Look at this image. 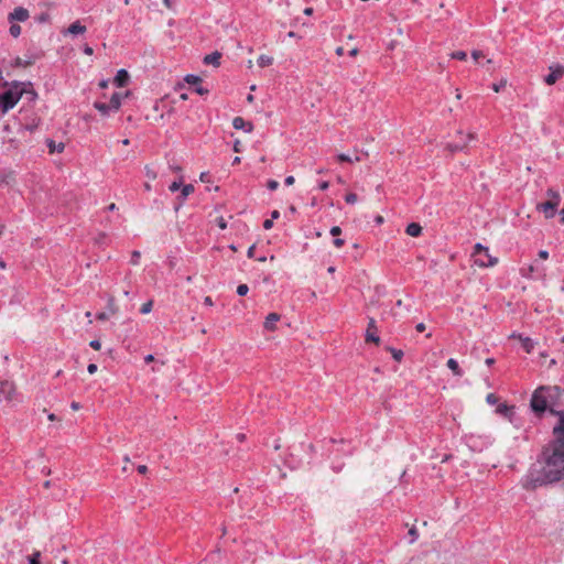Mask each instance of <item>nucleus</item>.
Returning a JSON list of instances; mask_svg holds the SVG:
<instances>
[{
    "label": "nucleus",
    "mask_w": 564,
    "mask_h": 564,
    "mask_svg": "<svg viewBox=\"0 0 564 564\" xmlns=\"http://www.w3.org/2000/svg\"><path fill=\"white\" fill-rule=\"evenodd\" d=\"M204 304H205V305H208V306H212V305H213V300H212V297H210V296H206V297L204 299Z\"/></svg>",
    "instance_id": "obj_62"
},
{
    "label": "nucleus",
    "mask_w": 564,
    "mask_h": 564,
    "mask_svg": "<svg viewBox=\"0 0 564 564\" xmlns=\"http://www.w3.org/2000/svg\"><path fill=\"white\" fill-rule=\"evenodd\" d=\"M29 19V11L23 7H17L12 12L8 15V21L10 23L14 21L24 22Z\"/></svg>",
    "instance_id": "obj_8"
},
{
    "label": "nucleus",
    "mask_w": 564,
    "mask_h": 564,
    "mask_svg": "<svg viewBox=\"0 0 564 564\" xmlns=\"http://www.w3.org/2000/svg\"><path fill=\"white\" fill-rule=\"evenodd\" d=\"M425 328H426V327H425V324H424V323H419V324L415 326V329H416V332H419V333L424 332V330H425Z\"/></svg>",
    "instance_id": "obj_58"
},
{
    "label": "nucleus",
    "mask_w": 564,
    "mask_h": 564,
    "mask_svg": "<svg viewBox=\"0 0 564 564\" xmlns=\"http://www.w3.org/2000/svg\"><path fill=\"white\" fill-rule=\"evenodd\" d=\"M15 392L17 391L13 382L8 380L0 382V399L12 401L14 400Z\"/></svg>",
    "instance_id": "obj_4"
},
{
    "label": "nucleus",
    "mask_w": 564,
    "mask_h": 564,
    "mask_svg": "<svg viewBox=\"0 0 564 564\" xmlns=\"http://www.w3.org/2000/svg\"><path fill=\"white\" fill-rule=\"evenodd\" d=\"M556 208H557L556 202L546 200L544 203H539L536 205V209L539 212H543L546 219H551L555 216Z\"/></svg>",
    "instance_id": "obj_6"
},
{
    "label": "nucleus",
    "mask_w": 564,
    "mask_h": 564,
    "mask_svg": "<svg viewBox=\"0 0 564 564\" xmlns=\"http://www.w3.org/2000/svg\"><path fill=\"white\" fill-rule=\"evenodd\" d=\"M37 128V123L26 124L23 127V130H29L30 132H33Z\"/></svg>",
    "instance_id": "obj_54"
},
{
    "label": "nucleus",
    "mask_w": 564,
    "mask_h": 564,
    "mask_svg": "<svg viewBox=\"0 0 564 564\" xmlns=\"http://www.w3.org/2000/svg\"><path fill=\"white\" fill-rule=\"evenodd\" d=\"M257 63L260 67H267L273 63V58L268 55H260Z\"/></svg>",
    "instance_id": "obj_27"
},
{
    "label": "nucleus",
    "mask_w": 564,
    "mask_h": 564,
    "mask_svg": "<svg viewBox=\"0 0 564 564\" xmlns=\"http://www.w3.org/2000/svg\"><path fill=\"white\" fill-rule=\"evenodd\" d=\"M539 257L543 260H546L549 258V252L546 250H540Z\"/></svg>",
    "instance_id": "obj_56"
},
{
    "label": "nucleus",
    "mask_w": 564,
    "mask_h": 564,
    "mask_svg": "<svg viewBox=\"0 0 564 564\" xmlns=\"http://www.w3.org/2000/svg\"><path fill=\"white\" fill-rule=\"evenodd\" d=\"M357 199H358V196L355 193H348L345 196V200L347 204H355L357 202Z\"/></svg>",
    "instance_id": "obj_38"
},
{
    "label": "nucleus",
    "mask_w": 564,
    "mask_h": 564,
    "mask_svg": "<svg viewBox=\"0 0 564 564\" xmlns=\"http://www.w3.org/2000/svg\"><path fill=\"white\" fill-rule=\"evenodd\" d=\"M195 187L192 184H185L182 187L181 194L176 197V204L174 206V210L177 213L180 208L183 206L186 197L194 193Z\"/></svg>",
    "instance_id": "obj_7"
},
{
    "label": "nucleus",
    "mask_w": 564,
    "mask_h": 564,
    "mask_svg": "<svg viewBox=\"0 0 564 564\" xmlns=\"http://www.w3.org/2000/svg\"><path fill=\"white\" fill-rule=\"evenodd\" d=\"M272 227H273V220H272V219H265V220L263 221V228H264L265 230H269V229H271Z\"/></svg>",
    "instance_id": "obj_48"
},
{
    "label": "nucleus",
    "mask_w": 564,
    "mask_h": 564,
    "mask_svg": "<svg viewBox=\"0 0 564 564\" xmlns=\"http://www.w3.org/2000/svg\"><path fill=\"white\" fill-rule=\"evenodd\" d=\"M232 126L237 130H243L246 132H251L253 130V124L250 121H246L242 117H235L232 120Z\"/></svg>",
    "instance_id": "obj_12"
},
{
    "label": "nucleus",
    "mask_w": 564,
    "mask_h": 564,
    "mask_svg": "<svg viewBox=\"0 0 564 564\" xmlns=\"http://www.w3.org/2000/svg\"><path fill=\"white\" fill-rule=\"evenodd\" d=\"M341 234V228L339 226H334L330 228V235L335 238L339 237Z\"/></svg>",
    "instance_id": "obj_44"
},
{
    "label": "nucleus",
    "mask_w": 564,
    "mask_h": 564,
    "mask_svg": "<svg viewBox=\"0 0 564 564\" xmlns=\"http://www.w3.org/2000/svg\"><path fill=\"white\" fill-rule=\"evenodd\" d=\"M318 187L321 191H326L328 187H329V182L328 181H323L318 184Z\"/></svg>",
    "instance_id": "obj_51"
},
{
    "label": "nucleus",
    "mask_w": 564,
    "mask_h": 564,
    "mask_svg": "<svg viewBox=\"0 0 564 564\" xmlns=\"http://www.w3.org/2000/svg\"><path fill=\"white\" fill-rule=\"evenodd\" d=\"M39 23H46L50 21V14L46 12L41 13L35 18Z\"/></svg>",
    "instance_id": "obj_39"
},
{
    "label": "nucleus",
    "mask_w": 564,
    "mask_h": 564,
    "mask_svg": "<svg viewBox=\"0 0 564 564\" xmlns=\"http://www.w3.org/2000/svg\"><path fill=\"white\" fill-rule=\"evenodd\" d=\"M366 341L367 343H380V337L378 336V327L376 325V319L373 317H369L368 327L366 330Z\"/></svg>",
    "instance_id": "obj_5"
},
{
    "label": "nucleus",
    "mask_w": 564,
    "mask_h": 564,
    "mask_svg": "<svg viewBox=\"0 0 564 564\" xmlns=\"http://www.w3.org/2000/svg\"><path fill=\"white\" fill-rule=\"evenodd\" d=\"M249 292V286L247 284H239L237 286V294L239 296H245Z\"/></svg>",
    "instance_id": "obj_33"
},
{
    "label": "nucleus",
    "mask_w": 564,
    "mask_h": 564,
    "mask_svg": "<svg viewBox=\"0 0 564 564\" xmlns=\"http://www.w3.org/2000/svg\"><path fill=\"white\" fill-rule=\"evenodd\" d=\"M337 160H338L339 162H348V163H351V162H352V159H351L349 155L345 154V153H340V154H338V155H337Z\"/></svg>",
    "instance_id": "obj_43"
},
{
    "label": "nucleus",
    "mask_w": 564,
    "mask_h": 564,
    "mask_svg": "<svg viewBox=\"0 0 564 564\" xmlns=\"http://www.w3.org/2000/svg\"><path fill=\"white\" fill-rule=\"evenodd\" d=\"M109 85V79H102L100 83H99V87L105 89L107 88Z\"/></svg>",
    "instance_id": "obj_59"
},
{
    "label": "nucleus",
    "mask_w": 564,
    "mask_h": 564,
    "mask_svg": "<svg viewBox=\"0 0 564 564\" xmlns=\"http://www.w3.org/2000/svg\"><path fill=\"white\" fill-rule=\"evenodd\" d=\"M185 82L192 86H195V93H197L200 96H204L208 94V89L200 86L199 83L202 82V78L197 75L188 74L185 77Z\"/></svg>",
    "instance_id": "obj_9"
},
{
    "label": "nucleus",
    "mask_w": 564,
    "mask_h": 564,
    "mask_svg": "<svg viewBox=\"0 0 564 564\" xmlns=\"http://www.w3.org/2000/svg\"><path fill=\"white\" fill-rule=\"evenodd\" d=\"M409 535H410V543H414L417 540L419 533H417V530L415 527H412L409 530Z\"/></svg>",
    "instance_id": "obj_36"
},
{
    "label": "nucleus",
    "mask_w": 564,
    "mask_h": 564,
    "mask_svg": "<svg viewBox=\"0 0 564 564\" xmlns=\"http://www.w3.org/2000/svg\"><path fill=\"white\" fill-rule=\"evenodd\" d=\"M550 73L544 76V83L549 86L554 85L564 75V67L560 64L551 65L549 67Z\"/></svg>",
    "instance_id": "obj_3"
},
{
    "label": "nucleus",
    "mask_w": 564,
    "mask_h": 564,
    "mask_svg": "<svg viewBox=\"0 0 564 564\" xmlns=\"http://www.w3.org/2000/svg\"><path fill=\"white\" fill-rule=\"evenodd\" d=\"M85 32H86V26L83 25L79 21L73 22L67 29V33L72 34V35H78V34H83Z\"/></svg>",
    "instance_id": "obj_18"
},
{
    "label": "nucleus",
    "mask_w": 564,
    "mask_h": 564,
    "mask_svg": "<svg viewBox=\"0 0 564 564\" xmlns=\"http://www.w3.org/2000/svg\"><path fill=\"white\" fill-rule=\"evenodd\" d=\"M487 247L482 246L481 243H476L473 252L474 260H476V258H479L482 253H487Z\"/></svg>",
    "instance_id": "obj_26"
},
{
    "label": "nucleus",
    "mask_w": 564,
    "mask_h": 564,
    "mask_svg": "<svg viewBox=\"0 0 564 564\" xmlns=\"http://www.w3.org/2000/svg\"><path fill=\"white\" fill-rule=\"evenodd\" d=\"M140 257H141L140 251L134 250V251L131 253V259H130L131 264H133V265L139 264Z\"/></svg>",
    "instance_id": "obj_35"
},
{
    "label": "nucleus",
    "mask_w": 564,
    "mask_h": 564,
    "mask_svg": "<svg viewBox=\"0 0 564 564\" xmlns=\"http://www.w3.org/2000/svg\"><path fill=\"white\" fill-rule=\"evenodd\" d=\"M519 339L523 350L528 354L532 352L534 349V341L530 337H522L521 335H519Z\"/></svg>",
    "instance_id": "obj_20"
},
{
    "label": "nucleus",
    "mask_w": 564,
    "mask_h": 564,
    "mask_svg": "<svg viewBox=\"0 0 564 564\" xmlns=\"http://www.w3.org/2000/svg\"><path fill=\"white\" fill-rule=\"evenodd\" d=\"M152 307H153V301H148L145 302L141 308H140V313L141 314H148L152 311Z\"/></svg>",
    "instance_id": "obj_32"
},
{
    "label": "nucleus",
    "mask_w": 564,
    "mask_h": 564,
    "mask_svg": "<svg viewBox=\"0 0 564 564\" xmlns=\"http://www.w3.org/2000/svg\"><path fill=\"white\" fill-rule=\"evenodd\" d=\"M129 73L121 68L117 72L115 78H113V84L117 86V87H124L128 82H129Z\"/></svg>",
    "instance_id": "obj_13"
},
{
    "label": "nucleus",
    "mask_w": 564,
    "mask_h": 564,
    "mask_svg": "<svg viewBox=\"0 0 564 564\" xmlns=\"http://www.w3.org/2000/svg\"><path fill=\"white\" fill-rule=\"evenodd\" d=\"M452 57L455 59H458V61H465L467 57V54L464 51H456V52L452 53Z\"/></svg>",
    "instance_id": "obj_34"
},
{
    "label": "nucleus",
    "mask_w": 564,
    "mask_h": 564,
    "mask_svg": "<svg viewBox=\"0 0 564 564\" xmlns=\"http://www.w3.org/2000/svg\"><path fill=\"white\" fill-rule=\"evenodd\" d=\"M137 470H138L140 474L144 475V474L148 471V467H147L145 465H139V466H138V468H137Z\"/></svg>",
    "instance_id": "obj_57"
},
{
    "label": "nucleus",
    "mask_w": 564,
    "mask_h": 564,
    "mask_svg": "<svg viewBox=\"0 0 564 564\" xmlns=\"http://www.w3.org/2000/svg\"><path fill=\"white\" fill-rule=\"evenodd\" d=\"M234 151L235 152H240V141L239 140H236V142L234 143Z\"/></svg>",
    "instance_id": "obj_61"
},
{
    "label": "nucleus",
    "mask_w": 564,
    "mask_h": 564,
    "mask_svg": "<svg viewBox=\"0 0 564 564\" xmlns=\"http://www.w3.org/2000/svg\"><path fill=\"white\" fill-rule=\"evenodd\" d=\"M254 250H256V246H254V245H252V246H250V247H249V249H248V251H247V256H248V258H253V256H254Z\"/></svg>",
    "instance_id": "obj_55"
},
{
    "label": "nucleus",
    "mask_w": 564,
    "mask_h": 564,
    "mask_svg": "<svg viewBox=\"0 0 564 564\" xmlns=\"http://www.w3.org/2000/svg\"><path fill=\"white\" fill-rule=\"evenodd\" d=\"M89 346L95 350H99L101 347V343L98 339H94L89 343Z\"/></svg>",
    "instance_id": "obj_46"
},
{
    "label": "nucleus",
    "mask_w": 564,
    "mask_h": 564,
    "mask_svg": "<svg viewBox=\"0 0 564 564\" xmlns=\"http://www.w3.org/2000/svg\"><path fill=\"white\" fill-rule=\"evenodd\" d=\"M281 318V315L278 314V313H270L267 318H265V322H264V328L267 330H274L275 329V325L276 323L280 321Z\"/></svg>",
    "instance_id": "obj_14"
},
{
    "label": "nucleus",
    "mask_w": 564,
    "mask_h": 564,
    "mask_svg": "<svg viewBox=\"0 0 564 564\" xmlns=\"http://www.w3.org/2000/svg\"><path fill=\"white\" fill-rule=\"evenodd\" d=\"M466 147H467V141L453 142V143L447 144V149L451 152L463 151L464 149H466Z\"/></svg>",
    "instance_id": "obj_25"
},
{
    "label": "nucleus",
    "mask_w": 564,
    "mask_h": 564,
    "mask_svg": "<svg viewBox=\"0 0 564 564\" xmlns=\"http://www.w3.org/2000/svg\"><path fill=\"white\" fill-rule=\"evenodd\" d=\"M333 243L336 248H341L345 245V240L337 237L333 240Z\"/></svg>",
    "instance_id": "obj_47"
},
{
    "label": "nucleus",
    "mask_w": 564,
    "mask_h": 564,
    "mask_svg": "<svg viewBox=\"0 0 564 564\" xmlns=\"http://www.w3.org/2000/svg\"><path fill=\"white\" fill-rule=\"evenodd\" d=\"M546 195L550 197V199H549L550 202H556L557 205L560 204L561 196H560L558 192H556L553 188H549L546 191Z\"/></svg>",
    "instance_id": "obj_29"
},
{
    "label": "nucleus",
    "mask_w": 564,
    "mask_h": 564,
    "mask_svg": "<svg viewBox=\"0 0 564 564\" xmlns=\"http://www.w3.org/2000/svg\"><path fill=\"white\" fill-rule=\"evenodd\" d=\"M267 187L270 191H275L279 187V182L275 180H269L267 183Z\"/></svg>",
    "instance_id": "obj_42"
},
{
    "label": "nucleus",
    "mask_w": 564,
    "mask_h": 564,
    "mask_svg": "<svg viewBox=\"0 0 564 564\" xmlns=\"http://www.w3.org/2000/svg\"><path fill=\"white\" fill-rule=\"evenodd\" d=\"M217 226L220 228V229H226L227 228V221L225 220L224 217H218L217 218Z\"/></svg>",
    "instance_id": "obj_45"
},
{
    "label": "nucleus",
    "mask_w": 564,
    "mask_h": 564,
    "mask_svg": "<svg viewBox=\"0 0 564 564\" xmlns=\"http://www.w3.org/2000/svg\"><path fill=\"white\" fill-rule=\"evenodd\" d=\"M506 84H507V80L506 79H501L499 83L492 85V89L496 93H499V91H501L506 87Z\"/></svg>",
    "instance_id": "obj_37"
},
{
    "label": "nucleus",
    "mask_w": 564,
    "mask_h": 564,
    "mask_svg": "<svg viewBox=\"0 0 564 564\" xmlns=\"http://www.w3.org/2000/svg\"><path fill=\"white\" fill-rule=\"evenodd\" d=\"M486 401H487V403H489L491 405L497 404L498 403V397L495 393H489L486 397Z\"/></svg>",
    "instance_id": "obj_41"
},
{
    "label": "nucleus",
    "mask_w": 564,
    "mask_h": 564,
    "mask_svg": "<svg viewBox=\"0 0 564 564\" xmlns=\"http://www.w3.org/2000/svg\"><path fill=\"white\" fill-rule=\"evenodd\" d=\"M96 318H97L98 321H106V319H108V314H107L106 312H100V313H98V314L96 315Z\"/></svg>",
    "instance_id": "obj_50"
},
{
    "label": "nucleus",
    "mask_w": 564,
    "mask_h": 564,
    "mask_svg": "<svg viewBox=\"0 0 564 564\" xmlns=\"http://www.w3.org/2000/svg\"><path fill=\"white\" fill-rule=\"evenodd\" d=\"M474 262L478 267L488 268V267H494L495 264H497L498 259L495 257H491L489 254V250H488L487 253H482L479 258H476V260H474Z\"/></svg>",
    "instance_id": "obj_10"
},
{
    "label": "nucleus",
    "mask_w": 564,
    "mask_h": 564,
    "mask_svg": "<svg viewBox=\"0 0 564 564\" xmlns=\"http://www.w3.org/2000/svg\"><path fill=\"white\" fill-rule=\"evenodd\" d=\"M94 107L102 115V116H108L111 107L109 104H106V102H101V101H95L94 102Z\"/></svg>",
    "instance_id": "obj_24"
},
{
    "label": "nucleus",
    "mask_w": 564,
    "mask_h": 564,
    "mask_svg": "<svg viewBox=\"0 0 564 564\" xmlns=\"http://www.w3.org/2000/svg\"><path fill=\"white\" fill-rule=\"evenodd\" d=\"M84 53H85L86 55H91V54L94 53V50H93L90 46L85 45V47H84Z\"/></svg>",
    "instance_id": "obj_60"
},
{
    "label": "nucleus",
    "mask_w": 564,
    "mask_h": 564,
    "mask_svg": "<svg viewBox=\"0 0 564 564\" xmlns=\"http://www.w3.org/2000/svg\"><path fill=\"white\" fill-rule=\"evenodd\" d=\"M29 564H41L40 563V553L35 552L31 556H29Z\"/></svg>",
    "instance_id": "obj_40"
},
{
    "label": "nucleus",
    "mask_w": 564,
    "mask_h": 564,
    "mask_svg": "<svg viewBox=\"0 0 564 564\" xmlns=\"http://www.w3.org/2000/svg\"><path fill=\"white\" fill-rule=\"evenodd\" d=\"M37 56L35 55H26V58L23 59L21 57H17L14 59V66H18V67H28V66H31L34 64V62L36 61Z\"/></svg>",
    "instance_id": "obj_17"
},
{
    "label": "nucleus",
    "mask_w": 564,
    "mask_h": 564,
    "mask_svg": "<svg viewBox=\"0 0 564 564\" xmlns=\"http://www.w3.org/2000/svg\"><path fill=\"white\" fill-rule=\"evenodd\" d=\"M221 53L218 51L213 52L204 57L203 62L206 65H214L218 67L220 65Z\"/></svg>",
    "instance_id": "obj_15"
},
{
    "label": "nucleus",
    "mask_w": 564,
    "mask_h": 564,
    "mask_svg": "<svg viewBox=\"0 0 564 564\" xmlns=\"http://www.w3.org/2000/svg\"><path fill=\"white\" fill-rule=\"evenodd\" d=\"M46 145L48 148L50 153H55V152L61 153V152H63V150L65 148L63 142H59L58 144H56L55 141L52 139L46 140Z\"/></svg>",
    "instance_id": "obj_21"
},
{
    "label": "nucleus",
    "mask_w": 564,
    "mask_h": 564,
    "mask_svg": "<svg viewBox=\"0 0 564 564\" xmlns=\"http://www.w3.org/2000/svg\"><path fill=\"white\" fill-rule=\"evenodd\" d=\"M294 182H295V178L292 175L286 176L285 180H284V183H285L286 186L293 185Z\"/></svg>",
    "instance_id": "obj_49"
},
{
    "label": "nucleus",
    "mask_w": 564,
    "mask_h": 564,
    "mask_svg": "<svg viewBox=\"0 0 564 564\" xmlns=\"http://www.w3.org/2000/svg\"><path fill=\"white\" fill-rule=\"evenodd\" d=\"M549 388H538L530 400L532 412L542 417L546 411L558 417L552 434L553 440L544 446L541 456L531 465L523 480V487L534 490L564 479V410H554L549 404Z\"/></svg>",
    "instance_id": "obj_1"
},
{
    "label": "nucleus",
    "mask_w": 564,
    "mask_h": 564,
    "mask_svg": "<svg viewBox=\"0 0 564 564\" xmlns=\"http://www.w3.org/2000/svg\"><path fill=\"white\" fill-rule=\"evenodd\" d=\"M21 85H22V82H19V80H13L12 83L6 82L3 84L4 87H9V88L7 90L0 93V112H1V115L7 113L21 99V93H19V88Z\"/></svg>",
    "instance_id": "obj_2"
},
{
    "label": "nucleus",
    "mask_w": 564,
    "mask_h": 564,
    "mask_svg": "<svg viewBox=\"0 0 564 564\" xmlns=\"http://www.w3.org/2000/svg\"><path fill=\"white\" fill-rule=\"evenodd\" d=\"M121 99H122V95L120 93L112 94L109 105L113 111L119 110V108L121 106Z\"/></svg>",
    "instance_id": "obj_23"
},
{
    "label": "nucleus",
    "mask_w": 564,
    "mask_h": 564,
    "mask_svg": "<svg viewBox=\"0 0 564 564\" xmlns=\"http://www.w3.org/2000/svg\"><path fill=\"white\" fill-rule=\"evenodd\" d=\"M496 412L511 421V417L514 414V406H510L507 403H500L497 406Z\"/></svg>",
    "instance_id": "obj_16"
},
{
    "label": "nucleus",
    "mask_w": 564,
    "mask_h": 564,
    "mask_svg": "<svg viewBox=\"0 0 564 564\" xmlns=\"http://www.w3.org/2000/svg\"><path fill=\"white\" fill-rule=\"evenodd\" d=\"M471 56L475 61H478L480 57H482V52L481 51H473L471 53Z\"/></svg>",
    "instance_id": "obj_52"
},
{
    "label": "nucleus",
    "mask_w": 564,
    "mask_h": 564,
    "mask_svg": "<svg viewBox=\"0 0 564 564\" xmlns=\"http://www.w3.org/2000/svg\"><path fill=\"white\" fill-rule=\"evenodd\" d=\"M87 370L90 375H94L96 371H97V365L95 364H89L88 367H87Z\"/></svg>",
    "instance_id": "obj_53"
},
{
    "label": "nucleus",
    "mask_w": 564,
    "mask_h": 564,
    "mask_svg": "<svg viewBox=\"0 0 564 564\" xmlns=\"http://www.w3.org/2000/svg\"><path fill=\"white\" fill-rule=\"evenodd\" d=\"M446 365H447V367L453 371V373H454L455 376H458V377H462V376H463V373H464V372H463L462 368L459 367L458 361H457L456 359H454V358H449V359L447 360V364H446Z\"/></svg>",
    "instance_id": "obj_22"
},
{
    "label": "nucleus",
    "mask_w": 564,
    "mask_h": 564,
    "mask_svg": "<svg viewBox=\"0 0 564 564\" xmlns=\"http://www.w3.org/2000/svg\"><path fill=\"white\" fill-rule=\"evenodd\" d=\"M560 221L564 224V208L560 212Z\"/></svg>",
    "instance_id": "obj_64"
},
{
    "label": "nucleus",
    "mask_w": 564,
    "mask_h": 564,
    "mask_svg": "<svg viewBox=\"0 0 564 564\" xmlns=\"http://www.w3.org/2000/svg\"><path fill=\"white\" fill-rule=\"evenodd\" d=\"M387 349L391 352V355L395 361L401 362V360L404 356V354L401 349H395L392 347H388Z\"/></svg>",
    "instance_id": "obj_28"
},
{
    "label": "nucleus",
    "mask_w": 564,
    "mask_h": 564,
    "mask_svg": "<svg viewBox=\"0 0 564 564\" xmlns=\"http://www.w3.org/2000/svg\"><path fill=\"white\" fill-rule=\"evenodd\" d=\"M182 187H183V178L181 177L178 181L172 182V184L169 186V189L174 193V192H177L178 189L182 191Z\"/></svg>",
    "instance_id": "obj_31"
},
{
    "label": "nucleus",
    "mask_w": 564,
    "mask_h": 564,
    "mask_svg": "<svg viewBox=\"0 0 564 564\" xmlns=\"http://www.w3.org/2000/svg\"><path fill=\"white\" fill-rule=\"evenodd\" d=\"M19 93H21V97L26 95L30 101H33L37 98V93L34 90L31 82H22V85L19 88Z\"/></svg>",
    "instance_id": "obj_11"
},
{
    "label": "nucleus",
    "mask_w": 564,
    "mask_h": 564,
    "mask_svg": "<svg viewBox=\"0 0 564 564\" xmlns=\"http://www.w3.org/2000/svg\"><path fill=\"white\" fill-rule=\"evenodd\" d=\"M405 232L411 237H419L422 234V226L419 223H411L406 226Z\"/></svg>",
    "instance_id": "obj_19"
},
{
    "label": "nucleus",
    "mask_w": 564,
    "mask_h": 564,
    "mask_svg": "<svg viewBox=\"0 0 564 564\" xmlns=\"http://www.w3.org/2000/svg\"><path fill=\"white\" fill-rule=\"evenodd\" d=\"M279 217H280L279 210H273L271 213V218L270 219L274 220V219H278Z\"/></svg>",
    "instance_id": "obj_63"
},
{
    "label": "nucleus",
    "mask_w": 564,
    "mask_h": 564,
    "mask_svg": "<svg viewBox=\"0 0 564 564\" xmlns=\"http://www.w3.org/2000/svg\"><path fill=\"white\" fill-rule=\"evenodd\" d=\"M9 33L11 36L13 37H19L20 34H21V26L14 22L11 23L10 25V29H9Z\"/></svg>",
    "instance_id": "obj_30"
}]
</instances>
